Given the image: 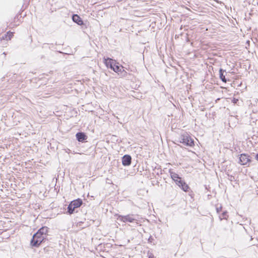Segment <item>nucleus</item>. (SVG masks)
Listing matches in <instances>:
<instances>
[{
  "label": "nucleus",
  "mask_w": 258,
  "mask_h": 258,
  "mask_svg": "<svg viewBox=\"0 0 258 258\" xmlns=\"http://www.w3.org/2000/svg\"><path fill=\"white\" fill-rule=\"evenodd\" d=\"M48 232V228L46 226H43L35 233L30 241V245L32 247H38L40 245L44 242Z\"/></svg>",
  "instance_id": "1"
},
{
  "label": "nucleus",
  "mask_w": 258,
  "mask_h": 258,
  "mask_svg": "<svg viewBox=\"0 0 258 258\" xmlns=\"http://www.w3.org/2000/svg\"><path fill=\"white\" fill-rule=\"evenodd\" d=\"M138 216L134 214H128L126 215H118L117 219L123 223H134V226L136 227L141 226L138 222Z\"/></svg>",
  "instance_id": "2"
},
{
  "label": "nucleus",
  "mask_w": 258,
  "mask_h": 258,
  "mask_svg": "<svg viewBox=\"0 0 258 258\" xmlns=\"http://www.w3.org/2000/svg\"><path fill=\"white\" fill-rule=\"evenodd\" d=\"M178 142L186 146L192 147L195 145L194 140L187 133L181 134L178 138Z\"/></svg>",
  "instance_id": "3"
},
{
  "label": "nucleus",
  "mask_w": 258,
  "mask_h": 258,
  "mask_svg": "<svg viewBox=\"0 0 258 258\" xmlns=\"http://www.w3.org/2000/svg\"><path fill=\"white\" fill-rule=\"evenodd\" d=\"M83 201L81 199L78 198L72 201L68 206L67 213L70 215L73 214L75 209L81 207Z\"/></svg>",
  "instance_id": "4"
},
{
  "label": "nucleus",
  "mask_w": 258,
  "mask_h": 258,
  "mask_svg": "<svg viewBox=\"0 0 258 258\" xmlns=\"http://www.w3.org/2000/svg\"><path fill=\"white\" fill-rule=\"evenodd\" d=\"M104 63L108 68L111 69L115 73L119 74V72L121 70V66L120 67L118 65H116V62L114 60L108 57L104 58Z\"/></svg>",
  "instance_id": "5"
},
{
  "label": "nucleus",
  "mask_w": 258,
  "mask_h": 258,
  "mask_svg": "<svg viewBox=\"0 0 258 258\" xmlns=\"http://www.w3.org/2000/svg\"><path fill=\"white\" fill-rule=\"evenodd\" d=\"M251 162L249 156L246 154H241L239 157V163L242 165H246Z\"/></svg>",
  "instance_id": "6"
},
{
  "label": "nucleus",
  "mask_w": 258,
  "mask_h": 258,
  "mask_svg": "<svg viewBox=\"0 0 258 258\" xmlns=\"http://www.w3.org/2000/svg\"><path fill=\"white\" fill-rule=\"evenodd\" d=\"M132 162V157L130 155L126 154L122 157V163L124 166H129Z\"/></svg>",
  "instance_id": "7"
},
{
  "label": "nucleus",
  "mask_w": 258,
  "mask_h": 258,
  "mask_svg": "<svg viewBox=\"0 0 258 258\" xmlns=\"http://www.w3.org/2000/svg\"><path fill=\"white\" fill-rule=\"evenodd\" d=\"M72 20L74 22L77 24L78 25H84V23L82 18L77 14H73L72 17Z\"/></svg>",
  "instance_id": "8"
},
{
  "label": "nucleus",
  "mask_w": 258,
  "mask_h": 258,
  "mask_svg": "<svg viewBox=\"0 0 258 258\" xmlns=\"http://www.w3.org/2000/svg\"><path fill=\"white\" fill-rule=\"evenodd\" d=\"M169 173L171 178L175 181L177 185L178 183H181L180 181L182 180L181 177H179L175 172L171 171V170H169Z\"/></svg>",
  "instance_id": "9"
},
{
  "label": "nucleus",
  "mask_w": 258,
  "mask_h": 258,
  "mask_svg": "<svg viewBox=\"0 0 258 258\" xmlns=\"http://www.w3.org/2000/svg\"><path fill=\"white\" fill-rule=\"evenodd\" d=\"M76 139L79 142H84L87 139V136L83 132L77 133L76 135Z\"/></svg>",
  "instance_id": "10"
},
{
  "label": "nucleus",
  "mask_w": 258,
  "mask_h": 258,
  "mask_svg": "<svg viewBox=\"0 0 258 258\" xmlns=\"http://www.w3.org/2000/svg\"><path fill=\"white\" fill-rule=\"evenodd\" d=\"M180 182L181 183H178L177 185H178L183 191H188L190 189L189 186L183 180Z\"/></svg>",
  "instance_id": "11"
},
{
  "label": "nucleus",
  "mask_w": 258,
  "mask_h": 258,
  "mask_svg": "<svg viewBox=\"0 0 258 258\" xmlns=\"http://www.w3.org/2000/svg\"><path fill=\"white\" fill-rule=\"evenodd\" d=\"M225 72V71L223 70L222 69H220L219 70L220 79L222 80V81L226 83L227 82V79L225 78V76L224 75Z\"/></svg>",
  "instance_id": "12"
},
{
  "label": "nucleus",
  "mask_w": 258,
  "mask_h": 258,
  "mask_svg": "<svg viewBox=\"0 0 258 258\" xmlns=\"http://www.w3.org/2000/svg\"><path fill=\"white\" fill-rule=\"evenodd\" d=\"M13 36V33L10 31H9L5 35V36H3V39H6L7 40H10L12 37Z\"/></svg>",
  "instance_id": "13"
},
{
  "label": "nucleus",
  "mask_w": 258,
  "mask_h": 258,
  "mask_svg": "<svg viewBox=\"0 0 258 258\" xmlns=\"http://www.w3.org/2000/svg\"><path fill=\"white\" fill-rule=\"evenodd\" d=\"M228 217V216L227 215V212L224 211L222 213V215L219 216V218L220 221H221L222 219H227Z\"/></svg>",
  "instance_id": "14"
},
{
  "label": "nucleus",
  "mask_w": 258,
  "mask_h": 258,
  "mask_svg": "<svg viewBox=\"0 0 258 258\" xmlns=\"http://www.w3.org/2000/svg\"><path fill=\"white\" fill-rule=\"evenodd\" d=\"M121 69H122L123 67L121 66ZM121 77H125L127 76V73L124 70H121L120 72H119V74Z\"/></svg>",
  "instance_id": "15"
},
{
  "label": "nucleus",
  "mask_w": 258,
  "mask_h": 258,
  "mask_svg": "<svg viewBox=\"0 0 258 258\" xmlns=\"http://www.w3.org/2000/svg\"><path fill=\"white\" fill-rule=\"evenodd\" d=\"M222 209V207L221 206H220V207L217 206V207H216V212H217V213L219 214L220 212H221Z\"/></svg>",
  "instance_id": "16"
},
{
  "label": "nucleus",
  "mask_w": 258,
  "mask_h": 258,
  "mask_svg": "<svg viewBox=\"0 0 258 258\" xmlns=\"http://www.w3.org/2000/svg\"><path fill=\"white\" fill-rule=\"evenodd\" d=\"M153 240H154V238H153V237L152 236H150L149 237V238H148V242L151 243L153 242Z\"/></svg>",
  "instance_id": "17"
},
{
  "label": "nucleus",
  "mask_w": 258,
  "mask_h": 258,
  "mask_svg": "<svg viewBox=\"0 0 258 258\" xmlns=\"http://www.w3.org/2000/svg\"><path fill=\"white\" fill-rule=\"evenodd\" d=\"M238 101V100L237 99H236L235 98H234L233 99H232V102L234 103V104H236L237 103V102Z\"/></svg>",
  "instance_id": "18"
},
{
  "label": "nucleus",
  "mask_w": 258,
  "mask_h": 258,
  "mask_svg": "<svg viewBox=\"0 0 258 258\" xmlns=\"http://www.w3.org/2000/svg\"><path fill=\"white\" fill-rule=\"evenodd\" d=\"M175 38H178V36H177V35H175Z\"/></svg>",
  "instance_id": "19"
},
{
  "label": "nucleus",
  "mask_w": 258,
  "mask_h": 258,
  "mask_svg": "<svg viewBox=\"0 0 258 258\" xmlns=\"http://www.w3.org/2000/svg\"><path fill=\"white\" fill-rule=\"evenodd\" d=\"M151 257H152V255H150V256H149V258H151Z\"/></svg>",
  "instance_id": "20"
},
{
  "label": "nucleus",
  "mask_w": 258,
  "mask_h": 258,
  "mask_svg": "<svg viewBox=\"0 0 258 258\" xmlns=\"http://www.w3.org/2000/svg\"><path fill=\"white\" fill-rule=\"evenodd\" d=\"M151 257H152V255H150V256H149V258H151Z\"/></svg>",
  "instance_id": "21"
}]
</instances>
